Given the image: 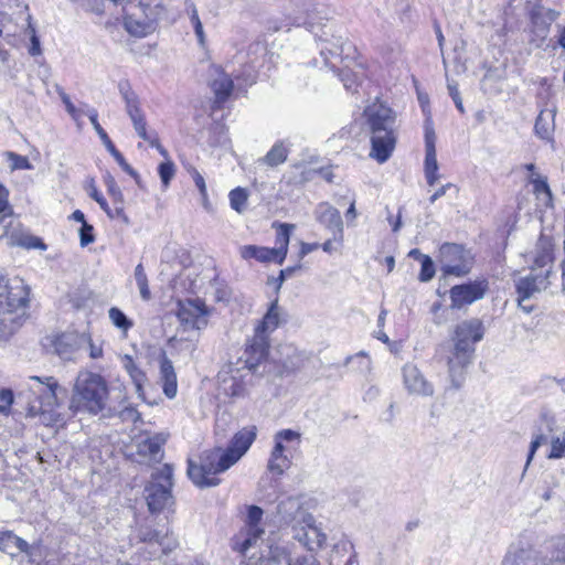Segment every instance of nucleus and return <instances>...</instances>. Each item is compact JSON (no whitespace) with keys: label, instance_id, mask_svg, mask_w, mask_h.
<instances>
[{"label":"nucleus","instance_id":"obj_1","mask_svg":"<svg viewBox=\"0 0 565 565\" xmlns=\"http://www.w3.org/2000/svg\"><path fill=\"white\" fill-rule=\"evenodd\" d=\"M257 437V427L246 426L238 430L230 440L226 448L215 447L205 450L200 463L189 460L188 476L199 488L215 487L220 483L216 475L225 472L248 451Z\"/></svg>","mask_w":565,"mask_h":565},{"label":"nucleus","instance_id":"obj_2","mask_svg":"<svg viewBox=\"0 0 565 565\" xmlns=\"http://www.w3.org/2000/svg\"><path fill=\"white\" fill-rule=\"evenodd\" d=\"M483 335L484 327L478 318L465 320L456 326L452 335L454 348L447 360L452 388L461 387L465 370L472 361L475 344L481 341Z\"/></svg>","mask_w":565,"mask_h":565},{"label":"nucleus","instance_id":"obj_3","mask_svg":"<svg viewBox=\"0 0 565 565\" xmlns=\"http://www.w3.org/2000/svg\"><path fill=\"white\" fill-rule=\"evenodd\" d=\"M366 125L371 134L370 156L379 163L386 162L396 145V116L393 110L382 103H373L364 110Z\"/></svg>","mask_w":565,"mask_h":565},{"label":"nucleus","instance_id":"obj_4","mask_svg":"<svg viewBox=\"0 0 565 565\" xmlns=\"http://www.w3.org/2000/svg\"><path fill=\"white\" fill-rule=\"evenodd\" d=\"M28 414L31 417L39 416L42 424L53 426L62 420L58 412V394L64 390L52 376H30L28 380Z\"/></svg>","mask_w":565,"mask_h":565},{"label":"nucleus","instance_id":"obj_5","mask_svg":"<svg viewBox=\"0 0 565 565\" xmlns=\"http://www.w3.org/2000/svg\"><path fill=\"white\" fill-rule=\"evenodd\" d=\"M108 394L107 382L100 374L81 371L72 390L70 409L97 415L105 409Z\"/></svg>","mask_w":565,"mask_h":565},{"label":"nucleus","instance_id":"obj_6","mask_svg":"<svg viewBox=\"0 0 565 565\" xmlns=\"http://www.w3.org/2000/svg\"><path fill=\"white\" fill-rule=\"evenodd\" d=\"M172 477L173 468L168 463L151 475V480L145 489L147 504L151 512H159L172 502Z\"/></svg>","mask_w":565,"mask_h":565},{"label":"nucleus","instance_id":"obj_7","mask_svg":"<svg viewBox=\"0 0 565 565\" xmlns=\"http://www.w3.org/2000/svg\"><path fill=\"white\" fill-rule=\"evenodd\" d=\"M124 26L126 31L136 38H143L154 32L160 18L161 8L148 4H132L125 8Z\"/></svg>","mask_w":565,"mask_h":565},{"label":"nucleus","instance_id":"obj_8","mask_svg":"<svg viewBox=\"0 0 565 565\" xmlns=\"http://www.w3.org/2000/svg\"><path fill=\"white\" fill-rule=\"evenodd\" d=\"M247 565H320L312 555L294 556L287 544L265 545L248 556Z\"/></svg>","mask_w":565,"mask_h":565},{"label":"nucleus","instance_id":"obj_9","mask_svg":"<svg viewBox=\"0 0 565 565\" xmlns=\"http://www.w3.org/2000/svg\"><path fill=\"white\" fill-rule=\"evenodd\" d=\"M31 288L25 281L15 276H0V310L29 313Z\"/></svg>","mask_w":565,"mask_h":565},{"label":"nucleus","instance_id":"obj_10","mask_svg":"<svg viewBox=\"0 0 565 565\" xmlns=\"http://www.w3.org/2000/svg\"><path fill=\"white\" fill-rule=\"evenodd\" d=\"M263 513V510L257 505L248 508L246 533L237 536L234 542V550L238 551L244 557H248L252 553L258 554L263 546L268 545L263 540L265 530L259 526Z\"/></svg>","mask_w":565,"mask_h":565},{"label":"nucleus","instance_id":"obj_11","mask_svg":"<svg viewBox=\"0 0 565 565\" xmlns=\"http://www.w3.org/2000/svg\"><path fill=\"white\" fill-rule=\"evenodd\" d=\"M440 264L445 275L466 276L473 266V255L463 246L445 243L440 246Z\"/></svg>","mask_w":565,"mask_h":565},{"label":"nucleus","instance_id":"obj_12","mask_svg":"<svg viewBox=\"0 0 565 565\" xmlns=\"http://www.w3.org/2000/svg\"><path fill=\"white\" fill-rule=\"evenodd\" d=\"M285 14L294 25L313 28L326 19V10L316 0H288Z\"/></svg>","mask_w":565,"mask_h":565},{"label":"nucleus","instance_id":"obj_13","mask_svg":"<svg viewBox=\"0 0 565 565\" xmlns=\"http://www.w3.org/2000/svg\"><path fill=\"white\" fill-rule=\"evenodd\" d=\"M7 239L10 246H19L26 249H46V245L40 237L25 232L21 224L12 217V213L0 215V239Z\"/></svg>","mask_w":565,"mask_h":565},{"label":"nucleus","instance_id":"obj_14","mask_svg":"<svg viewBox=\"0 0 565 565\" xmlns=\"http://www.w3.org/2000/svg\"><path fill=\"white\" fill-rule=\"evenodd\" d=\"M553 276H555L554 270H534V267L531 266L530 274L519 279L516 284L518 302L525 312L530 313L532 307H526L523 302L535 294L546 290L551 285V277Z\"/></svg>","mask_w":565,"mask_h":565},{"label":"nucleus","instance_id":"obj_15","mask_svg":"<svg viewBox=\"0 0 565 565\" xmlns=\"http://www.w3.org/2000/svg\"><path fill=\"white\" fill-rule=\"evenodd\" d=\"M275 446L270 452L267 463V469L277 476H281L290 466V460L287 457L286 447L284 443H300V434L292 429H282L276 433L274 437Z\"/></svg>","mask_w":565,"mask_h":565},{"label":"nucleus","instance_id":"obj_16","mask_svg":"<svg viewBox=\"0 0 565 565\" xmlns=\"http://www.w3.org/2000/svg\"><path fill=\"white\" fill-rule=\"evenodd\" d=\"M488 289L487 280H475L454 286L450 289L451 307L461 309L484 297Z\"/></svg>","mask_w":565,"mask_h":565},{"label":"nucleus","instance_id":"obj_17","mask_svg":"<svg viewBox=\"0 0 565 565\" xmlns=\"http://www.w3.org/2000/svg\"><path fill=\"white\" fill-rule=\"evenodd\" d=\"M292 539L298 541L310 552H316L324 547L327 543V534L322 529L315 524V519L311 522H302L300 525H292Z\"/></svg>","mask_w":565,"mask_h":565},{"label":"nucleus","instance_id":"obj_18","mask_svg":"<svg viewBox=\"0 0 565 565\" xmlns=\"http://www.w3.org/2000/svg\"><path fill=\"white\" fill-rule=\"evenodd\" d=\"M403 383L411 395L420 397H430L435 393L433 383H430L420 370L414 364H405L402 370Z\"/></svg>","mask_w":565,"mask_h":565},{"label":"nucleus","instance_id":"obj_19","mask_svg":"<svg viewBox=\"0 0 565 565\" xmlns=\"http://www.w3.org/2000/svg\"><path fill=\"white\" fill-rule=\"evenodd\" d=\"M206 307L200 300H186L185 302H181L177 313L184 330L202 329L206 324Z\"/></svg>","mask_w":565,"mask_h":565},{"label":"nucleus","instance_id":"obj_20","mask_svg":"<svg viewBox=\"0 0 565 565\" xmlns=\"http://www.w3.org/2000/svg\"><path fill=\"white\" fill-rule=\"evenodd\" d=\"M277 515L285 524L300 525L302 522H311L312 515L303 508L299 498L289 497L277 504Z\"/></svg>","mask_w":565,"mask_h":565},{"label":"nucleus","instance_id":"obj_21","mask_svg":"<svg viewBox=\"0 0 565 565\" xmlns=\"http://www.w3.org/2000/svg\"><path fill=\"white\" fill-rule=\"evenodd\" d=\"M554 246L555 238L551 234H547L545 230H543L533 252L532 267H534V270H553Z\"/></svg>","mask_w":565,"mask_h":565},{"label":"nucleus","instance_id":"obj_22","mask_svg":"<svg viewBox=\"0 0 565 565\" xmlns=\"http://www.w3.org/2000/svg\"><path fill=\"white\" fill-rule=\"evenodd\" d=\"M163 435L147 436L143 439L138 440L137 447V461L139 463L151 465L159 462L163 458L162 446L166 443Z\"/></svg>","mask_w":565,"mask_h":565},{"label":"nucleus","instance_id":"obj_23","mask_svg":"<svg viewBox=\"0 0 565 565\" xmlns=\"http://www.w3.org/2000/svg\"><path fill=\"white\" fill-rule=\"evenodd\" d=\"M269 349V338L256 332L246 342L244 354L241 359L244 360L245 367L254 370L267 356Z\"/></svg>","mask_w":565,"mask_h":565},{"label":"nucleus","instance_id":"obj_24","mask_svg":"<svg viewBox=\"0 0 565 565\" xmlns=\"http://www.w3.org/2000/svg\"><path fill=\"white\" fill-rule=\"evenodd\" d=\"M315 215L320 224L333 232L335 239L342 241L343 222L340 212L335 207L326 202L320 203L315 211Z\"/></svg>","mask_w":565,"mask_h":565},{"label":"nucleus","instance_id":"obj_25","mask_svg":"<svg viewBox=\"0 0 565 565\" xmlns=\"http://www.w3.org/2000/svg\"><path fill=\"white\" fill-rule=\"evenodd\" d=\"M29 313L0 310V343L9 341L24 324Z\"/></svg>","mask_w":565,"mask_h":565},{"label":"nucleus","instance_id":"obj_26","mask_svg":"<svg viewBox=\"0 0 565 565\" xmlns=\"http://www.w3.org/2000/svg\"><path fill=\"white\" fill-rule=\"evenodd\" d=\"M558 15L559 12L553 9H545L543 7L533 9L530 14L532 32L544 40L548 34L551 24Z\"/></svg>","mask_w":565,"mask_h":565},{"label":"nucleus","instance_id":"obj_27","mask_svg":"<svg viewBox=\"0 0 565 565\" xmlns=\"http://www.w3.org/2000/svg\"><path fill=\"white\" fill-rule=\"evenodd\" d=\"M210 86L214 93L215 103L222 104L231 96L234 84L232 78L220 67H213Z\"/></svg>","mask_w":565,"mask_h":565},{"label":"nucleus","instance_id":"obj_28","mask_svg":"<svg viewBox=\"0 0 565 565\" xmlns=\"http://www.w3.org/2000/svg\"><path fill=\"white\" fill-rule=\"evenodd\" d=\"M160 382L162 384V390L164 395L172 399L177 396L178 393V379L172 361L167 358V355H162L160 359Z\"/></svg>","mask_w":565,"mask_h":565},{"label":"nucleus","instance_id":"obj_29","mask_svg":"<svg viewBox=\"0 0 565 565\" xmlns=\"http://www.w3.org/2000/svg\"><path fill=\"white\" fill-rule=\"evenodd\" d=\"M0 551L11 556L18 553L32 555L31 547L26 541L15 535L12 531L0 532Z\"/></svg>","mask_w":565,"mask_h":565},{"label":"nucleus","instance_id":"obj_30","mask_svg":"<svg viewBox=\"0 0 565 565\" xmlns=\"http://www.w3.org/2000/svg\"><path fill=\"white\" fill-rule=\"evenodd\" d=\"M281 322V309L278 306V300H275L270 303L267 312L255 327V330L256 332L269 338V335L280 326Z\"/></svg>","mask_w":565,"mask_h":565},{"label":"nucleus","instance_id":"obj_31","mask_svg":"<svg viewBox=\"0 0 565 565\" xmlns=\"http://www.w3.org/2000/svg\"><path fill=\"white\" fill-rule=\"evenodd\" d=\"M556 108L550 110H541L535 125L534 132L542 140L553 141V134L555 129Z\"/></svg>","mask_w":565,"mask_h":565},{"label":"nucleus","instance_id":"obj_32","mask_svg":"<svg viewBox=\"0 0 565 565\" xmlns=\"http://www.w3.org/2000/svg\"><path fill=\"white\" fill-rule=\"evenodd\" d=\"M137 539L143 543H157L162 547L163 553H168L175 548L177 541L174 539L170 540L167 535L161 536L160 533L156 530H152L149 526H139L137 530Z\"/></svg>","mask_w":565,"mask_h":565},{"label":"nucleus","instance_id":"obj_33","mask_svg":"<svg viewBox=\"0 0 565 565\" xmlns=\"http://www.w3.org/2000/svg\"><path fill=\"white\" fill-rule=\"evenodd\" d=\"M79 338L74 333H62L53 342L55 353L64 359L71 360L78 348Z\"/></svg>","mask_w":565,"mask_h":565},{"label":"nucleus","instance_id":"obj_34","mask_svg":"<svg viewBox=\"0 0 565 565\" xmlns=\"http://www.w3.org/2000/svg\"><path fill=\"white\" fill-rule=\"evenodd\" d=\"M502 565H547L537 561L529 550L514 548L508 552Z\"/></svg>","mask_w":565,"mask_h":565},{"label":"nucleus","instance_id":"obj_35","mask_svg":"<svg viewBox=\"0 0 565 565\" xmlns=\"http://www.w3.org/2000/svg\"><path fill=\"white\" fill-rule=\"evenodd\" d=\"M294 228H295L294 224L281 223L278 225L277 238H276V243L278 246L276 248H273V250L277 255L279 264H281L284 262V259L286 258V255L288 252L290 234Z\"/></svg>","mask_w":565,"mask_h":565},{"label":"nucleus","instance_id":"obj_36","mask_svg":"<svg viewBox=\"0 0 565 565\" xmlns=\"http://www.w3.org/2000/svg\"><path fill=\"white\" fill-rule=\"evenodd\" d=\"M530 182L533 184V191L537 200H540L543 205L550 206L552 204V191L548 186L547 178L539 173H533L530 177Z\"/></svg>","mask_w":565,"mask_h":565},{"label":"nucleus","instance_id":"obj_37","mask_svg":"<svg viewBox=\"0 0 565 565\" xmlns=\"http://www.w3.org/2000/svg\"><path fill=\"white\" fill-rule=\"evenodd\" d=\"M241 255L245 259L255 258L260 262L277 260L278 257L273 248L246 245L241 248Z\"/></svg>","mask_w":565,"mask_h":565},{"label":"nucleus","instance_id":"obj_38","mask_svg":"<svg viewBox=\"0 0 565 565\" xmlns=\"http://www.w3.org/2000/svg\"><path fill=\"white\" fill-rule=\"evenodd\" d=\"M288 157V148L282 141L276 142L265 157L259 159V162L268 167H277L284 163Z\"/></svg>","mask_w":565,"mask_h":565},{"label":"nucleus","instance_id":"obj_39","mask_svg":"<svg viewBox=\"0 0 565 565\" xmlns=\"http://www.w3.org/2000/svg\"><path fill=\"white\" fill-rule=\"evenodd\" d=\"M425 151V178L428 185L433 186L439 179L436 149Z\"/></svg>","mask_w":565,"mask_h":565},{"label":"nucleus","instance_id":"obj_40","mask_svg":"<svg viewBox=\"0 0 565 565\" xmlns=\"http://www.w3.org/2000/svg\"><path fill=\"white\" fill-rule=\"evenodd\" d=\"M119 93L126 104V113H131L140 109L139 100L136 93L132 90L128 81H121L118 84Z\"/></svg>","mask_w":565,"mask_h":565},{"label":"nucleus","instance_id":"obj_41","mask_svg":"<svg viewBox=\"0 0 565 565\" xmlns=\"http://www.w3.org/2000/svg\"><path fill=\"white\" fill-rule=\"evenodd\" d=\"M134 277L139 289V294L142 300L148 301L151 299V292L149 289V281L146 275L142 264H138L135 268Z\"/></svg>","mask_w":565,"mask_h":565},{"label":"nucleus","instance_id":"obj_42","mask_svg":"<svg viewBox=\"0 0 565 565\" xmlns=\"http://www.w3.org/2000/svg\"><path fill=\"white\" fill-rule=\"evenodd\" d=\"M85 114L89 118V121H90L93 128L95 129V131L97 132L99 138L102 139L106 149L108 151H111L114 148H116L115 145L113 143V141L110 140V138L108 137L107 132L99 125L97 110L95 108H89Z\"/></svg>","mask_w":565,"mask_h":565},{"label":"nucleus","instance_id":"obj_43","mask_svg":"<svg viewBox=\"0 0 565 565\" xmlns=\"http://www.w3.org/2000/svg\"><path fill=\"white\" fill-rule=\"evenodd\" d=\"M231 207L242 214L247 206L248 193L244 188H236L228 194Z\"/></svg>","mask_w":565,"mask_h":565},{"label":"nucleus","instance_id":"obj_44","mask_svg":"<svg viewBox=\"0 0 565 565\" xmlns=\"http://www.w3.org/2000/svg\"><path fill=\"white\" fill-rule=\"evenodd\" d=\"M122 365L135 383L137 391H141V384L145 379L143 372L136 365L134 359L127 354L122 358Z\"/></svg>","mask_w":565,"mask_h":565},{"label":"nucleus","instance_id":"obj_45","mask_svg":"<svg viewBox=\"0 0 565 565\" xmlns=\"http://www.w3.org/2000/svg\"><path fill=\"white\" fill-rule=\"evenodd\" d=\"M129 116L132 126L135 128V131L142 140H149V135L147 132V121L145 118V115L142 114L141 109H138L131 113H127Z\"/></svg>","mask_w":565,"mask_h":565},{"label":"nucleus","instance_id":"obj_46","mask_svg":"<svg viewBox=\"0 0 565 565\" xmlns=\"http://www.w3.org/2000/svg\"><path fill=\"white\" fill-rule=\"evenodd\" d=\"M108 317L113 324L125 333L132 327V322L117 307H113L108 310Z\"/></svg>","mask_w":565,"mask_h":565},{"label":"nucleus","instance_id":"obj_47","mask_svg":"<svg viewBox=\"0 0 565 565\" xmlns=\"http://www.w3.org/2000/svg\"><path fill=\"white\" fill-rule=\"evenodd\" d=\"M18 32V26L13 23L11 17L0 12V36H13Z\"/></svg>","mask_w":565,"mask_h":565},{"label":"nucleus","instance_id":"obj_48","mask_svg":"<svg viewBox=\"0 0 565 565\" xmlns=\"http://www.w3.org/2000/svg\"><path fill=\"white\" fill-rule=\"evenodd\" d=\"M104 181L107 186L108 194L113 198L114 203H124V194L120 188L117 185L114 177L107 173L104 177Z\"/></svg>","mask_w":565,"mask_h":565},{"label":"nucleus","instance_id":"obj_49","mask_svg":"<svg viewBox=\"0 0 565 565\" xmlns=\"http://www.w3.org/2000/svg\"><path fill=\"white\" fill-rule=\"evenodd\" d=\"M158 172L160 175V179L162 181V184L164 188H168L170 181L174 177V163L172 161H166L159 164Z\"/></svg>","mask_w":565,"mask_h":565},{"label":"nucleus","instance_id":"obj_50","mask_svg":"<svg viewBox=\"0 0 565 565\" xmlns=\"http://www.w3.org/2000/svg\"><path fill=\"white\" fill-rule=\"evenodd\" d=\"M110 154L114 157V159L117 161V163L121 167V169L127 172L129 175H131L137 184H140V178L137 171L125 160L124 156L114 148L111 151H109Z\"/></svg>","mask_w":565,"mask_h":565},{"label":"nucleus","instance_id":"obj_51","mask_svg":"<svg viewBox=\"0 0 565 565\" xmlns=\"http://www.w3.org/2000/svg\"><path fill=\"white\" fill-rule=\"evenodd\" d=\"M7 157L11 163V168L17 170H29L32 168L29 159L24 156L18 154L15 152L9 151Z\"/></svg>","mask_w":565,"mask_h":565},{"label":"nucleus","instance_id":"obj_52","mask_svg":"<svg viewBox=\"0 0 565 565\" xmlns=\"http://www.w3.org/2000/svg\"><path fill=\"white\" fill-rule=\"evenodd\" d=\"M71 1L77 3L83 9L94 12L96 14H102L104 12V0H71Z\"/></svg>","mask_w":565,"mask_h":565},{"label":"nucleus","instance_id":"obj_53","mask_svg":"<svg viewBox=\"0 0 565 565\" xmlns=\"http://www.w3.org/2000/svg\"><path fill=\"white\" fill-rule=\"evenodd\" d=\"M351 361H358L356 370L359 372H365L370 370L371 360L364 351L359 352L354 356L347 358L345 365H348Z\"/></svg>","mask_w":565,"mask_h":565},{"label":"nucleus","instance_id":"obj_54","mask_svg":"<svg viewBox=\"0 0 565 565\" xmlns=\"http://www.w3.org/2000/svg\"><path fill=\"white\" fill-rule=\"evenodd\" d=\"M434 275L435 268L433 260L428 256H423L419 279L422 281H429L434 277Z\"/></svg>","mask_w":565,"mask_h":565},{"label":"nucleus","instance_id":"obj_55","mask_svg":"<svg viewBox=\"0 0 565 565\" xmlns=\"http://www.w3.org/2000/svg\"><path fill=\"white\" fill-rule=\"evenodd\" d=\"M447 88H448V92H449V95L451 96L457 109L461 113V114H465V107H463V104H462V98L460 96V93L458 90V86L455 82L452 81H448V84H447Z\"/></svg>","mask_w":565,"mask_h":565},{"label":"nucleus","instance_id":"obj_56","mask_svg":"<svg viewBox=\"0 0 565 565\" xmlns=\"http://www.w3.org/2000/svg\"><path fill=\"white\" fill-rule=\"evenodd\" d=\"M104 212L110 218H120L127 225L130 223L129 217L126 215L124 211V203H115L114 209H110L108 206V210H104Z\"/></svg>","mask_w":565,"mask_h":565},{"label":"nucleus","instance_id":"obj_57","mask_svg":"<svg viewBox=\"0 0 565 565\" xmlns=\"http://www.w3.org/2000/svg\"><path fill=\"white\" fill-rule=\"evenodd\" d=\"M93 231L94 227L90 224L84 223V225H82V227L79 228L81 246H87L95 241Z\"/></svg>","mask_w":565,"mask_h":565},{"label":"nucleus","instance_id":"obj_58","mask_svg":"<svg viewBox=\"0 0 565 565\" xmlns=\"http://www.w3.org/2000/svg\"><path fill=\"white\" fill-rule=\"evenodd\" d=\"M60 96H61V99L62 102L64 103L65 105V108H66V111L72 116V118L74 120H79L82 115H83V111L77 109L73 103L71 102L70 97L67 94H65L64 92H61L60 93Z\"/></svg>","mask_w":565,"mask_h":565},{"label":"nucleus","instance_id":"obj_59","mask_svg":"<svg viewBox=\"0 0 565 565\" xmlns=\"http://www.w3.org/2000/svg\"><path fill=\"white\" fill-rule=\"evenodd\" d=\"M436 135L430 120L425 124V150L436 149L435 148Z\"/></svg>","mask_w":565,"mask_h":565},{"label":"nucleus","instance_id":"obj_60","mask_svg":"<svg viewBox=\"0 0 565 565\" xmlns=\"http://www.w3.org/2000/svg\"><path fill=\"white\" fill-rule=\"evenodd\" d=\"M189 172L191 173L192 175V179L195 183V185L198 186L201 195L203 199H206V184H205V181H204V178L202 177V174L194 168H191L189 170Z\"/></svg>","mask_w":565,"mask_h":565},{"label":"nucleus","instance_id":"obj_61","mask_svg":"<svg viewBox=\"0 0 565 565\" xmlns=\"http://www.w3.org/2000/svg\"><path fill=\"white\" fill-rule=\"evenodd\" d=\"M555 546L557 552L552 557L554 563L565 565V537L557 539Z\"/></svg>","mask_w":565,"mask_h":565},{"label":"nucleus","instance_id":"obj_62","mask_svg":"<svg viewBox=\"0 0 565 565\" xmlns=\"http://www.w3.org/2000/svg\"><path fill=\"white\" fill-rule=\"evenodd\" d=\"M119 417L124 422H132L136 423L140 418V414L138 411L132 406H127L124 409L119 412Z\"/></svg>","mask_w":565,"mask_h":565},{"label":"nucleus","instance_id":"obj_63","mask_svg":"<svg viewBox=\"0 0 565 565\" xmlns=\"http://www.w3.org/2000/svg\"><path fill=\"white\" fill-rule=\"evenodd\" d=\"M13 403V394L10 390H0V413L10 408Z\"/></svg>","mask_w":565,"mask_h":565},{"label":"nucleus","instance_id":"obj_64","mask_svg":"<svg viewBox=\"0 0 565 565\" xmlns=\"http://www.w3.org/2000/svg\"><path fill=\"white\" fill-rule=\"evenodd\" d=\"M8 190L0 184V215H6L7 213H13L12 207L8 202Z\"/></svg>","mask_w":565,"mask_h":565}]
</instances>
